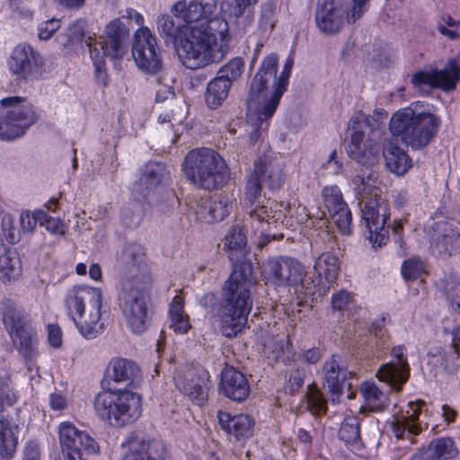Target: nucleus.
Here are the masks:
<instances>
[{"label": "nucleus", "instance_id": "55", "mask_svg": "<svg viewBox=\"0 0 460 460\" xmlns=\"http://www.w3.org/2000/svg\"><path fill=\"white\" fill-rule=\"evenodd\" d=\"M38 218L46 229L55 234H65V225L57 218L48 216L44 211L38 212Z\"/></svg>", "mask_w": 460, "mask_h": 460}, {"label": "nucleus", "instance_id": "23", "mask_svg": "<svg viewBox=\"0 0 460 460\" xmlns=\"http://www.w3.org/2000/svg\"><path fill=\"white\" fill-rule=\"evenodd\" d=\"M324 206L339 232L344 235L351 234L352 216L337 186L324 187L322 190Z\"/></svg>", "mask_w": 460, "mask_h": 460}, {"label": "nucleus", "instance_id": "19", "mask_svg": "<svg viewBox=\"0 0 460 460\" xmlns=\"http://www.w3.org/2000/svg\"><path fill=\"white\" fill-rule=\"evenodd\" d=\"M323 374L324 385L331 394L330 396L332 403L340 402L341 397L345 394V390L347 398H354L355 394L351 391V384L348 381V375L350 373L341 364V357L340 355L333 354L331 358L324 362Z\"/></svg>", "mask_w": 460, "mask_h": 460}, {"label": "nucleus", "instance_id": "43", "mask_svg": "<svg viewBox=\"0 0 460 460\" xmlns=\"http://www.w3.org/2000/svg\"><path fill=\"white\" fill-rule=\"evenodd\" d=\"M376 146H345L348 155L357 163L370 166L378 160Z\"/></svg>", "mask_w": 460, "mask_h": 460}, {"label": "nucleus", "instance_id": "24", "mask_svg": "<svg viewBox=\"0 0 460 460\" xmlns=\"http://www.w3.org/2000/svg\"><path fill=\"white\" fill-rule=\"evenodd\" d=\"M391 355L395 360L382 365L376 373V376L392 389L399 392L409 379L410 367L404 355L403 346L394 347Z\"/></svg>", "mask_w": 460, "mask_h": 460}, {"label": "nucleus", "instance_id": "5", "mask_svg": "<svg viewBox=\"0 0 460 460\" xmlns=\"http://www.w3.org/2000/svg\"><path fill=\"white\" fill-rule=\"evenodd\" d=\"M84 21H79L70 27L72 40L84 41L90 58L93 61L95 68L101 72L104 66V58L112 60L121 59L127 52V40L128 31L118 18L111 21L96 41L91 36L86 37L83 32Z\"/></svg>", "mask_w": 460, "mask_h": 460}, {"label": "nucleus", "instance_id": "58", "mask_svg": "<svg viewBox=\"0 0 460 460\" xmlns=\"http://www.w3.org/2000/svg\"><path fill=\"white\" fill-rule=\"evenodd\" d=\"M211 198L200 199L195 208V214L199 220L206 223H213Z\"/></svg>", "mask_w": 460, "mask_h": 460}, {"label": "nucleus", "instance_id": "33", "mask_svg": "<svg viewBox=\"0 0 460 460\" xmlns=\"http://www.w3.org/2000/svg\"><path fill=\"white\" fill-rule=\"evenodd\" d=\"M1 104L8 109L6 115L10 119L13 120L23 131L36 122V112L26 99L11 96L2 99Z\"/></svg>", "mask_w": 460, "mask_h": 460}, {"label": "nucleus", "instance_id": "11", "mask_svg": "<svg viewBox=\"0 0 460 460\" xmlns=\"http://www.w3.org/2000/svg\"><path fill=\"white\" fill-rule=\"evenodd\" d=\"M368 0H323L315 21L318 28L326 34L340 31L345 22H355L361 17L363 7Z\"/></svg>", "mask_w": 460, "mask_h": 460}, {"label": "nucleus", "instance_id": "50", "mask_svg": "<svg viewBox=\"0 0 460 460\" xmlns=\"http://www.w3.org/2000/svg\"><path fill=\"white\" fill-rule=\"evenodd\" d=\"M173 80L169 77L159 76L156 80L155 101L163 102L174 98L172 86Z\"/></svg>", "mask_w": 460, "mask_h": 460}, {"label": "nucleus", "instance_id": "60", "mask_svg": "<svg viewBox=\"0 0 460 460\" xmlns=\"http://www.w3.org/2000/svg\"><path fill=\"white\" fill-rule=\"evenodd\" d=\"M60 28V20L50 19L43 22L39 26V38L40 40H49Z\"/></svg>", "mask_w": 460, "mask_h": 460}, {"label": "nucleus", "instance_id": "44", "mask_svg": "<svg viewBox=\"0 0 460 460\" xmlns=\"http://www.w3.org/2000/svg\"><path fill=\"white\" fill-rule=\"evenodd\" d=\"M144 208L139 200H129L121 210V222L127 227L137 226L143 217Z\"/></svg>", "mask_w": 460, "mask_h": 460}, {"label": "nucleus", "instance_id": "1", "mask_svg": "<svg viewBox=\"0 0 460 460\" xmlns=\"http://www.w3.org/2000/svg\"><path fill=\"white\" fill-rule=\"evenodd\" d=\"M161 35L172 40L182 64L198 69L223 60L228 39L229 25L226 19L217 18L199 25L176 24L172 16L164 14L157 19Z\"/></svg>", "mask_w": 460, "mask_h": 460}, {"label": "nucleus", "instance_id": "3", "mask_svg": "<svg viewBox=\"0 0 460 460\" xmlns=\"http://www.w3.org/2000/svg\"><path fill=\"white\" fill-rule=\"evenodd\" d=\"M252 271V262L237 265L223 286L221 302L214 310L226 337L235 336L247 322L252 306L251 288L255 283Z\"/></svg>", "mask_w": 460, "mask_h": 460}, {"label": "nucleus", "instance_id": "47", "mask_svg": "<svg viewBox=\"0 0 460 460\" xmlns=\"http://www.w3.org/2000/svg\"><path fill=\"white\" fill-rule=\"evenodd\" d=\"M249 218L251 227L255 232L262 234L267 229L264 227L269 225L270 214L265 206H256L254 208L249 211Z\"/></svg>", "mask_w": 460, "mask_h": 460}, {"label": "nucleus", "instance_id": "10", "mask_svg": "<svg viewBox=\"0 0 460 460\" xmlns=\"http://www.w3.org/2000/svg\"><path fill=\"white\" fill-rule=\"evenodd\" d=\"M439 120L430 113H419L409 107L395 111L389 121V130L394 137H401L404 144L413 139L418 127L419 144L429 143L436 135Z\"/></svg>", "mask_w": 460, "mask_h": 460}, {"label": "nucleus", "instance_id": "17", "mask_svg": "<svg viewBox=\"0 0 460 460\" xmlns=\"http://www.w3.org/2000/svg\"><path fill=\"white\" fill-rule=\"evenodd\" d=\"M117 266L122 281H144L146 277L152 279L144 247L138 243H128L121 249L117 256Z\"/></svg>", "mask_w": 460, "mask_h": 460}, {"label": "nucleus", "instance_id": "4", "mask_svg": "<svg viewBox=\"0 0 460 460\" xmlns=\"http://www.w3.org/2000/svg\"><path fill=\"white\" fill-rule=\"evenodd\" d=\"M66 306L78 332L87 340L100 335L104 330L101 322L102 293L98 288L75 286L66 296Z\"/></svg>", "mask_w": 460, "mask_h": 460}, {"label": "nucleus", "instance_id": "54", "mask_svg": "<svg viewBox=\"0 0 460 460\" xmlns=\"http://www.w3.org/2000/svg\"><path fill=\"white\" fill-rule=\"evenodd\" d=\"M278 9V4L276 1H270L261 6V13L260 23L261 28L264 30L270 29V31L274 28L273 16Z\"/></svg>", "mask_w": 460, "mask_h": 460}, {"label": "nucleus", "instance_id": "39", "mask_svg": "<svg viewBox=\"0 0 460 460\" xmlns=\"http://www.w3.org/2000/svg\"><path fill=\"white\" fill-rule=\"evenodd\" d=\"M232 84L227 79L217 75L207 85L205 102L208 108L217 109L221 106L228 96Z\"/></svg>", "mask_w": 460, "mask_h": 460}, {"label": "nucleus", "instance_id": "20", "mask_svg": "<svg viewBox=\"0 0 460 460\" xmlns=\"http://www.w3.org/2000/svg\"><path fill=\"white\" fill-rule=\"evenodd\" d=\"M41 56L25 44H20L12 52L9 67L13 75L25 81L38 79L43 72Z\"/></svg>", "mask_w": 460, "mask_h": 460}, {"label": "nucleus", "instance_id": "22", "mask_svg": "<svg viewBox=\"0 0 460 460\" xmlns=\"http://www.w3.org/2000/svg\"><path fill=\"white\" fill-rule=\"evenodd\" d=\"M252 176L264 183L270 190H279L284 182L283 166L278 155L269 146L253 163Z\"/></svg>", "mask_w": 460, "mask_h": 460}, {"label": "nucleus", "instance_id": "51", "mask_svg": "<svg viewBox=\"0 0 460 460\" xmlns=\"http://www.w3.org/2000/svg\"><path fill=\"white\" fill-rule=\"evenodd\" d=\"M425 271L424 263L416 258L405 261L402 266V274L404 279L414 280Z\"/></svg>", "mask_w": 460, "mask_h": 460}, {"label": "nucleus", "instance_id": "27", "mask_svg": "<svg viewBox=\"0 0 460 460\" xmlns=\"http://www.w3.org/2000/svg\"><path fill=\"white\" fill-rule=\"evenodd\" d=\"M174 382L178 390L198 405H201L207 401L208 378L206 372L202 371L198 374L189 373L185 376L178 375L174 377Z\"/></svg>", "mask_w": 460, "mask_h": 460}, {"label": "nucleus", "instance_id": "32", "mask_svg": "<svg viewBox=\"0 0 460 460\" xmlns=\"http://www.w3.org/2000/svg\"><path fill=\"white\" fill-rule=\"evenodd\" d=\"M423 404V401H419L417 403L410 402L411 414L396 417L391 422V429L396 438L407 439L411 444L416 443L415 437L421 431V428L417 421L421 412L420 407Z\"/></svg>", "mask_w": 460, "mask_h": 460}, {"label": "nucleus", "instance_id": "45", "mask_svg": "<svg viewBox=\"0 0 460 460\" xmlns=\"http://www.w3.org/2000/svg\"><path fill=\"white\" fill-rule=\"evenodd\" d=\"M165 171L164 164L150 161L142 169L141 176L145 182L155 188L163 181Z\"/></svg>", "mask_w": 460, "mask_h": 460}, {"label": "nucleus", "instance_id": "35", "mask_svg": "<svg viewBox=\"0 0 460 460\" xmlns=\"http://www.w3.org/2000/svg\"><path fill=\"white\" fill-rule=\"evenodd\" d=\"M225 249L228 252V258L233 269L243 262H251L246 260L249 248L247 247L246 235L243 233V227L234 226L230 228L226 236Z\"/></svg>", "mask_w": 460, "mask_h": 460}, {"label": "nucleus", "instance_id": "41", "mask_svg": "<svg viewBox=\"0 0 460 460\" xmlns=\"http://www.w3.org/2000/svg\"><path fill=\"white\" fill-rule=\"evenodd\" d=\"M339 438L355 449L361 447L360 423L358 417L347 416L340 428Z\"/></svg>", "mask_w": 460, "mask_h": 460}, {"label": "nucleus", "instance_id": "38", "mask_svg": "<svg viewBox=\"0 0 460 460\" xmlns=\"http://www.w3.org/2000/svg\"><path fill=\"white\" fill-rule=\"evenodd\" d=\"M0 314L10 334L29 326L26 316L11 299H3L0 302Z\"/></svg>", "mask_w": 460, "mask_h": 460}, {"label": "nucleus", "instance_id": "36", "mask_svg": "<svg viewBox=\"0 0 460 460\" xmlns=\"http://www.w3.org/2000/svg\"><path fill=\"white\" fill-rule=\"evenodd\" d=\"M112 369L111 378L125 387L135 385L141 380V371L137 364L126 358H115L110 363Z\"/></svg>", "mask_w": 460, "mask_h": 460}, {"label": "nucleus", "instance_id": "29", "mask_svg": "<svg viewBox=\"0 0 460 460\" xmlns=\"http://www.w3.org/2000/svg\"><path fill=\"white\" fill-rule=\"evenodd\" d=\"M221 429L236 440L242 441L250 438L254 431V420L248 414L232 416L230 413L218 411L217 414Z\"/></svg>", "mask_w": 460, "mask_h": 460}, {"label": "nucleus", "instance_id": "61", "mask_svg": "<svg viewBox=\"0 0 460 460\" xmlns=\"http://www.w3.org/2000/svg\"><path fill=\"white\" fill-rule=\"evenodd\" d=\"M152 186H149L147 182H145L143 177L140 175L138 181H136L131 187V195L133 196V200H139L142 202L144 199L153 190Z\"/></svg>", "mask_w": 460, "mask_h": 460}, {"label": "nucleus", "instance_id": "37", "mask_svg": "<svg viewBox=\"0 0 460 460\" xmlns=\"http://www.w3.org/2000/svg\"><path fill=\"white\" fill-rule=\"evenodd\" d=\"M383 155L387 170L397 176L405 174L412 165L408 154L399 146H386Z\"/></svg>", "mask_w": 460, "mask_h": 460}, {"label": "nucleus", "instance_id": "46", "mask_svg": "<svg viewBox=\"0 0 460 460\" xmlns=\"http://www.w3.org/2000/svg\"><path fill=\"white\" fill-rule=\"evenodd\" d=\"M243 68V60L241 58H234L219 69L217 75L223 79H227L232 84L234 81L241 76Z\"/></svg>", "mask_w": 460, "mask_h": 460}, {"label": "nucleus", "instance_id": "42", "mask_svg": "<svg viewBox=\"0 0 460 460\" xmlns=\"http://www.w3.org/2000/svg\"><path fill=\"white\" fill-rule=\"evenodd\" d=\"M10 335L20 354L26 360H31L35 358L37 349L30 325Z\"/></svg>", "mask_w": 460, "mask_h": 460}, {"label": "nucleus", "instance_id": "28", "mask_svg": "<svg viewBox=\"0 0 460 460\" xmlns=\"http://www.w3.org/2000/svg\"><path fill=\"white\" fill-rule=\"evenodd\" d=\"M220 390L229 399L244 401L250 394V385L246 376L233 367L226 366L221 372Z\"/></svg>", "mask_w": 460, "mask_h": 460}, {"label": "nucleus", "instance_id": "59", "mask_svg": "<svg viewBox=\"0 0 460 460\" xmlns=\"http://www.w3.org/2000/svg\"><path fill=\"white\" fill-rule=\"evenodd\" d=\"M323 352L324 350L321 347H314L303 350L302 352L298 353L296 357L297 359L301 360L303 363L314 365L320 361L323 356Z\"/></svg>", "mask_w": 460, "mask_h": 460}, {"label": "nucleus", "instance_id": "40", "mask_svg": "<svg viewBox=\"0 0 460 460\" xmlns=\"http://www.w3.org/2000/svg\"><path fill=\"white\" fill-rule=\"evenodd\" d=\"M360 393L366 405L373 411H381L388 406L387 394L381 391L372 381L363 382L360 385Z\"/></svg>", "mask_w": 460, "mask_h": 460}, {"label": "nucleus", "instance_id": "53", "mask_svg": "<svg viewBox=\"0 0 460 460\" xmlns=\"http://www.w3.org/2000/svg\"><path fill=\"white\" fill-rule=\"evenodd\" d=\"M1 228L5 240L11 243H16L20 240V231L14 226V220L11 215H4L1 221Z\"/></svg>", "mask_w": 460, "mask_h": 460}, {"label": "nucleus", "instance_id": "48", "mask_svg": "<svg viewBox=\"0 0 460 460\" xmlns=\"http://www.w3.org/2000/svg\"><path fill=\"white\" fill-rule=\"evenodd\" d=\"M213 222L222 221L231 211L232 202L226 196L211 198Z\"/></svg>", "mask_w": 460, "mask_h": 460}, {"label": "nucleus", "instance_id": "56", "mask_svg": "<svg viewBox=\"0 0 460 460\" xmlns=\"http://www.w3.org/2000/svg\"><path fill=\"white\" fill-rule=\"evenodd\" d=\"M385 323V317L382 316L372 323L369 332L376 339V346L384 347L389 339L387 332L384 329Z\"/></svg>", "mask_w": 460, "mask_h": 460}, {"label": "nucleus", "instance_id": "2", "mask_svg": "<svg viewBox=\"0 0 460 460\" xmlns=\"http://www.w3.org/2000/svg\"><path fill=\"white\" fill-rule=\"evenodd\" d=\"M294 65L292 58H288L284 65L283 70L277 77L278 57L275 54L267 56L261 66V68L252 80L248 98V111H253L257 120L261 122L259 127L252 126L243 141L258 142L263 141L262 124L268 120L275 112L279 100L286 91L288 78Z\"/></svg>", "mask_w": 460, "mask_h": 460}, {"label": "nucleus", "instance_id": "8", "mask_svg": "<svg viewBox=\"0 0 460 460\" xmlns=\"http://www.w3.org/2000/svg\"><path fill=\"white\" fill-rule=\"evenodd\" d=\"M267 283L275 287H296V290L314 296L320 279L312 280L307 276L305 267L296 259L278 256L266 261L262 270Z\"/></svg>", "mask_w": 460, "mask_h": 460}, {"label": "nucleus", "instance_id": "9", "mask_svg": "<svg viewBox=\"0 0 460 460\" xmlns=\"http://www.w3.org/2000/svg\"><path fill=\"white\" fill-rule=\"evenodd\" d=\"M153 279L144 281H121L119 305L128 326L135 333L146 331L150 315V289Z\"/></svg>", "mask_w": 460, "mask_h": 460}, {"label": "nucleus", "instance_id": "12", "mask_svg": "<svg viewBox=\"0 0 460 460\" xmlns=\"http://www.w3.org/2000/svg\"><path fill=\"white\" fill-rule=\"evenodd\" d=\"M387 111L377 109L374 114H366L362 111H356L349 119L344 133V141L350 144H377L384 134V120Z\"/></svg>", "mask_w": 460, "mask_h": 460}, {"label": "nucleus", "instance_id": "25", "mask_svg": "<svg viewBox=\"0 0 460 460\" xmlns=\"http://www.w3.org/2000/svg\"><path fill=\"white\" fill-rule=\"evenodd\" d=\"M127 448L121 460H167L166 447L157 439L134 435L128 440Z\"/></svg>", "mask_w": 460, "mask_h": 460}, {"label": "nucleus", "instance_id": "13", "mask_svg": "<svg viewBox=\"0 0 460 460\" xmlns=\"http://www.w3.org/2000/svg\"><path fill=\"white\" fill-rule=\"evenodd\" d=\"M361 218L372 248L376 250L385 245L389 239L388 226H385L389 214L385 201L376 196L365 201L361 208Z\"/></svg>", "mask_w": 460, "mask_h": 460}, {"label": "nucleus", "instance_id": "30", "mask_svg": "<svg viewBox=\"0 0 460 460\" xmlns=\"http://www.w3.org/2000/svg\"><path fill=\"white\" fill-rule=\"evenodd\" d=\"M314 269L317 276L312 278V280H321L319 285L315 287L314 296H321L329 290L330 284L334 282L337 278L339 271L338 259L331 252H323L315 259Z\"/></svg>", "mask_w": 460, "mask_h": 460}, {"label": "nucleus", "instance_id": "6", "mask_svg": "<svg viewBox=\"0 0 460 460\" xmlns=\"http://www.w3.org/2000/svg\"><path fill=\"white\" fill-rule=\"evenodd\" d=\"M182 170L193 184L209 190L222 186L228 176V168L223 157L205 146L192 149L186 155Z\"/></svg>", "mask_w": 460, "mask_h": 460}, {"label": "nucleus", "instance_id": "49", "mask_svg": "<svg viewBox=\"0 0 460 460\" xmlns=\"http://www.w3.org/2000/svg\"><path fill=\"white\" fill-rule=\"evenodd\" d=\"M24 134V131L13 120L5 114L0 119V139L2 141H12L15 137Z\"/></svg>", "mask_w": 460, "mask_h": 460}, {"label": "nucleus", "instance_id": "57", "mask_svg": "<svg viewBox=\"0 0 460 460\" xmlns=\"http://www.w3.org/2000/svg\"><path fill=\"white\" fill-rule=\"evenodd\" d=\"M261 184L258 178L252 176L251 174L247 180L245 198L251 203V205L255 204L257 199L261 197Z\"/></svg>", "mask_w": 460, "mask_h": 460}, {"label": "nucleus", "instance_id": "16", "mask_svg": "<svg viewBox=\"0 0 460 460\" xmlns=\"http://www.w3.org/2000/svg\"><path fill=\"white\" fill-rule=\"evenodd\" d=\"M10 374L5 367H0V457L10 459L13 457L18 444L14 430L17 427L4 418L3 411L4 405L14 402L13 394L9 393Z\"/></svg>", "mask_w": 460, "mask_h": 460}, {"label": "nucleus", "instance_id": "52", "mask_svg": "<svg viewBox=\"0 0 460 460\" xmlns=\"http://www.w3.org/2000/svg\"><path fill=\"white\" fill-rule=\"evenodd\" d=\"M307 407L314 415H323L326 413V400L317 389H313L307 394Z\"/></svg>", "mask_w": 460, "mask_h": 460}, {"label": "nucleus", "instance_id": "26", "mask_svg": "<svg viewBox=\"0 0 460 460\" xmlns=\"http://www.w3.org/2000/svg\"><path fill=\"white\" fill-rule=\"evenodd\" d=\"M217 9L216 0H192L189 4L185 1L177 2L172 9L177 18H181L188 24L199 25L202 22H210L217 19L208 18Z\"/></svg>", "mask_w": 460, "mask_h": 460}, {"label": "nucleus", "instance_id": "63", "mask_svg": "<svg viewBox=\"0 0 460 460\" xmlns=\"http://www.w3.org/2000/svg\"><path fill=\"white\" fill-rule=\"evenodd\" d=\"M443 361L447 371L455 372L460 366V354L456 349L452 348L449 352L445 354Z\"/></svg>", "mask_w": 460, "mask_h": 460}, {"label": "nucleus", "instance_id": "7", "mask_svg": "<svg viewBox=\"0 0 460 460\" xmlns=\"http://www.w3.org/2000/svg\"><path fill=\"white\" fill-rule=\"evenodd\" d=\"M93 406L100 419L120 428L135 422L141 415L140 396L128 390H106L94 398Z\"/></svg>", "mask_w": 460, "mask_h": 460}, {"label": "nucleus", "instance_id": "14", "mask_svg": "<svg viewBox=\"0 0 460 460\" xmlns=\"http://www.w3.org/2000/svg\"><path fill=\"white\" fill-rule=\"evenodd\" d=\"M131 51L137 67L142 72L149 75L163 72L162 52L149 29L140 28L135 32Z\"/></svg>", "mask_w": 460, "mask_h": 460}, {"label": "nucleus", "instance_id": "15", "mask_svg": "<svg viewBox=\"0 0 460 460\" xmlns=\"http://www.w3.org/2000/svg\"><path fill=\"white\" fill-rule=\"evenodd\" d=\"M58 435L66 460H87L86 456L99 451V446L94 438L86 431L78 429L71 422L61 423Z\"/></svg>", "mask_w": 460, "mask_h": 460}, {"label": "nucleus", "instance_id": "21", "mask_svg": "<svg viewBox=\"0 0 460 460\" xmlns=\"http://www.w3.org/2000/svg\"><path fill=\"white\" fill-rule=\"evenodd\" d=\"M460 79V66L454 59L448 60L443 69L432 72L418 71L411 76V84L420 91L425 87L441 88L449 92L456 88Z\"/></svg>", "mask_w": 460, "mask_h": 460}, {"label": "nucleus", "instance_id": "31", "mask_svg": "<svg viewBox=\"0 0 460 460\" xmlns=\"http://www.w3.org/2000/svg\"><path fill=\"white\" fill-rule=\"evenodd\" d=\"M257 0H225L222 10L228 18L234 19L233 32L239 37L246 33L247 28L252 24V16L248 7L256 4Z\"/></svg>", "mask_w": 460, "mask_h": 460}, {"label": "nucleus", "instance_id": "18", "mask_svg": "<svg viewBox=\"0 0 460 460\" xmlns=\"http://www.w3.org/2000/svg\"><path fill=\"white\" fill-rule=\"evenodd\" d=\"M426 234L433 253L448 257L458 246L460 234L453 222L445 218L429 221L426 226Z\"/></svg>", "mask_w": 460, "mask_h": 460}, {"label": "nucleus", "instance_id": "64", "mask_svg": "<svg viewBox=\"0 0 460 460\" xmlns=\"http://www.w3.org/2000/svg\"><path fill=\"white\" fill-rule=\"evenodd\" d=\"M446 295L452 309L460 313V287L447 288Z\"/></svg>", "mask_w": 460, "mask_h": 460}, {"label": "nucleus", "instance_id": "62", "mask_svg": "<svg viewBox=\"0 0 460 460\" xmlns=\"http://www.w3.org/2000/svg\"><path fill=\"white\" fill-rule=\"evenodd\" d=\"M353 296L345 290H341L332 296V307L335 310H344L352 302Z\"/></svg>", "mask_w": 460, "mask_h": 460}, {"label": "nucleus", "instance_id": "34", "mask_svg": "<svg viewBox=\"0 0 460 460\" xmlns=\"http://www.w3.org/2000/svg\"><path fill=\"white\" fill-rule=\"evenodd\" d=\"M458 454L456 446L450 438H438L429 446L415 453L410 460H449Z\"/></svg>", "mask_w": 460, "mask_h": 460}]
</instances>
